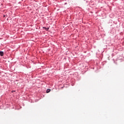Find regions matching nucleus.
I'll return each instance as SVG.
<instances>
[{"instance_id":"nucleus-1","label":"nucleus","mask_w":124,"mask_h":124,"mask_svg":"<svg viewBox=\"0 0 124 124\" xmlns=\"http://www.w3.org/2000/svg\"><path fill=\"white\" fill-rule=\"evenodd\" d=\"M3 51H0V56H1V57H3Z\"/></svg>"},{"instance_id":"nucleus-2","label":"nucleus","mask_w":124,"mask_h":124,"mask_svg":"<svg viewBox=\"0 0 124 124\" xmlns=\"http://www.w3.org/2000/svg\"><path fill=\"white\" fill-rule=\"evenodd\" d=\"M49 92H51V89H48L46 90V93H48Z\"/></svg>"},{"instance_id":"nucleus-3","label":"nucleus","mask_w":124,"mask_h":124,"mask_svg":"<svg viewBox=\"0 0 124 124\" xmlns=\"http://www.w3.org/2000/svg\"><path fill=\"white\" fill-rule=\"evenodd\" d=\"M46 30L47 31H49V28H46Z\"/></svg>"},{"instance_id":"nucleus-4","label":"nucleus","mask_w":124,"mask_h":124,"mask_svg":"<svg viewBox=\"0 0 124 124\" xmlns=\"http://www.w3.org/2000/svg\"><path fill=\"white\" fill-rule=\"evenodd\" d=\"M3 18H5L6 17V15H3Z\"/></svg>"},{"instance_id":"nucleus-5","label":"nucleus","mask_w":124,"mask_h":124,"mask_svg":"<svg viewBox=\"0 0 124 124\" xmlns=\"http://www.w3.org/2000/svg\"><path fill=\"white\" fill-rule=\"evenodd\" d=\"M43 29H44V30H46V27H43Z\"/></svg>"}]
</instances>
